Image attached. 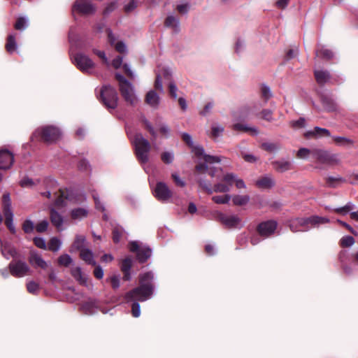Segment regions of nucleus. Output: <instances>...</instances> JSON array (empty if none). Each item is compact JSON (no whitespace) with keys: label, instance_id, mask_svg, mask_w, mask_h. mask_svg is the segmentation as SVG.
I'll use <instances>...</instances> for the list:
<instances>
[{"label":"nucleus","instance_id":"f257e3e1","mask_svg":"<svg viewBox=\"0 0 358 358\" xmlns=\"http://www.w3.org/2000/svg\"><path fill=\"white\" fill-rule=\"evenodd\" d=\"M154 274L147 272L140 275V286L134 288L125 294L127 302L134 301L131 304V314L134 317H138L141 315V308L138 301H145L150 299L153 294L154 287L152 281Z\"/></svg>","mask_w":358,"mask_h":358},{"label":"nucleus","instance_id":"f03ea898","mask_svg":"<svg viewBox=\"0 0 358 358\" xmlns=\"http://www.w3.org/2000/svg\"><path fill=\"white\" fill-rule=\"evenodd\" d=\"M181 137L187 145L194 149L195 155L199 158V162L195 166L196 171L201 174L208 173L211 178L216 177L218 171H221L222 169L211 165L220 163V157L206 155L202 147L194 146L193 139L189 134L185 132L182 133Z\"/></svg>","mask_w":358,"mask_h":358},{"label":"nucleus","instance_id":"7ed1b4c3","mask_svg":"<svg viewBox=\"0 0 358 358\" xmlns=\"http://www.w3.org/2000/svg\"><path fill=\"white\" fill-rule=\"evenodd\" d=\"M206 173L201 174L196 172V177L199 186L208 194H211L213 192L227 193L231 190L235 179L234 173H225L222 179L215 183L213 186L209 180L205 179L204 175Z\"/></svg>","mask_w":358,"mask_h":358},{"label":"nucleus","instance_id":"20e7f679","mask_svg":"<svg viewBox=\"0 0 358 358\" xmlns=\"http://www.w3.org/2000/svg\"><path fill=\"white\" fill-rule=\"evenodd\" d=\"M127 134L133 144L138 160L141 164H145L149 160L150 143L141 133H134L127 130Z\"/></svg>","mask_w":358,"mask_h":358},{"label":"nucleus","instance_id":"39448f33","mask_svg":"<svg viewBox=\"0 0 358 358\" xmlns=\"http://www.w3.org/2000/svg\"><path fill=\"white\" fill-rule=\"evenodd\" d=\"M115 78L118 81L120 91L125 101L130 105H135L138 101V99L135 94L132 84L120 73H116Z\"/></svg>","mask_w":358,"mask_h":358},{"label":"nucleus","instance_id":"423d86ee","mask_svg":"<svg viewBox=\"0 0 358 358\" xmlns=\"http://www.w3.org/2000/svg\"><path fill=\"white\" fill-rule=\"evenodd\" d=\"M62 136L60 129L55 126L46 125L36 129L33 137H38L47 143H52L58 141Z\"/></svg>","mask_w":358,"mask_h":358},{"label":"nucleus","instance_id":"0eeeda50","mask_svg":"<svg viewBox=\"0 0 358 358\" xmlns=\"http://www.w3.org/2000/svg\"><path fill=\"white\" fill-rule=\"evenodd\" d=\"M96 93L98 99L106 107L110 109L117 107L118 96L115 88L110 85H105Z\"/></svg>","mask_w":358,"mask_h":358},{"label":"nucleus","instance_id":"6e6552de","mask_svg":"<svg viewBox=\"0 0 358 358\" xmlns=\"http://www.w3.org/2000/svg\"><path fill=\"white\" fill-rule=\"evenodd\" d=\"M154 196L161 202L168 201L173 196V192L169 186L164 182H157L152 188Z\"/></svg>","mask_w":358,"mask_h":358},{"label":"nucleus","instance_id":"1a4fd4ad","mask_svg":"<svg viewBox=\"0 0 358 358\" xmlns=\"http://www.w3.org/2000/svg\"><path fill=\"white\" fill-rule=\"evenodd\" d=\"M85 200L82 195L74 196L69 190L59 189V195L55 201L57 206H67L69 203H76Z\"/></svg>","mask_w":358,"mask_h":358},{"label":"nucleus","instance_id":"9d476101","mask_svg":"<svg viewBox=\"0 0 358 358\" xmlns=\"http://www.w3.org/2000/svg\"><path fill=\"white\" fill-rule=\"evenodd\" d=\"M131 252H136L139 262L143 263L149 259L152 255V250L148 247L142 245L137 241H132L129 244Z\"/></svg>","mask_w":358,"mask_h":358},{"label":"nucleus","instance_id":"9b49d317","mask_svg":"<svg viewBox=\"0 0 358 358\" xmlns=\"http://www.w3.org/2000/svg\"><path fill=\"white\" fill-rule=\"evenodd\" d=\"M10 199L9 194H4L3 195V210L5 215V224H6L8 229L14 234L15 232V228L13 224V213L10 208Z\"/></svg>","mask_w":358,"mask_h":358},{"label":"nucleus","instance_id":"f8f14e48","mask_svg":"<svg viewBox=\"0 0 358 358\" xmlns=\"http://www.w3.org/2000/svg\"><path fill=\"white\" fill-rule=\"evenodd\" d=\"M10 273L17 278H22L31 273V269L27 264L22 261L11 262L9 264Z\"/></svg>","mask_w":358,"mask_h":358},{"label":"nucleus","instance_id":"ddd939ff","mask_svg":"<svg viewBox=\"0 0 358 358\" xmlns=\"http://www.w3.org/2000/svg\"><path fill=\"white\" fill-rule=\"evenodd\" d=\"M172 71L168 67H162V69L156 73V80L155 82V87L160 92H164L162 79L170 80L171 78Z\"/></svg>","mask_w":358,"mask_h":358},{"label":"nucleus","instance_id":"4468645a","mask_svg":"<svg viewBox=\"0 0 358 358\" xmlns=\"http://www.w3.org/2000/svg\"><path fill=\"white\" fill-rule=\"evenodd\" d=\"M277 227V222L273 220H268L262 222L257 227L259 235L264 237H268L274 233Z\"/></svg>","mask_w":358,"mask_h":358},{"label":"nucleus","instance_id":"2eb2a0df","mask_svg":"<svg viewBox=\"0 0 358 358\" xmlns=\"http://www.w3.org/2000/svg\"><path fill=\"white\" fill-rule=\"evenodd\" d=\"M220 220L223 224L229 228H241L243 226L241 219L235 215H227L222 214Z\"/></svg>","mask_w":358,"mask_h":358},{"label":"nucleus","instance_id":"dca6fc26","mask_svg":"<svg viewBox=\"0 0 358 358\" xmlns=\"http://www.w3.org/2000/svg\"><path fill=\"white\" fill-rule=\"evenodd\" d=\"M85 242V238L83 236H78L76 238L73 247L80 250V256L83 260L86 262L87 264L90 263V250L87 248H84V243Z\"/></svg>","mask_w":358,"mask_h":358},{"label":"nucleus","instance_id":"f3484780","mask_svg":"<svg viewBox=\"0 0 358 358\" xmlns=\"http://www.w3.org/2000/svg\"><path fill=\"white\" fill-rule=\"evenodd\" d=\"M73 62L81 71L86 73L90 72V60L87 56L82 53H78L74 57Z\"/></svg>","mask_w":358,"mask_h":358},{"label":"nucleus","instance_id":"a211bd4d","mask_svg":"<svg viewBox=\"0 0 358 358\" xmlns=\"http://www.w3.org/2000/svg\"><path fill=\"white\" fill-rule=\"evenodd\" d=\"M14 161L13 154L7 150H0V169H8Z\"/></svg>","mask_w":358,"mask_h":358},{"label":"nucleus","instance_id":"6ab92c4d","mask_svg":"<svg viewBox=\"0 0 358 358\" xmlns=\"http://www.w3.org/2000/svg\"><path fill=\"white\" fill-rule=\"evenodd\" d=\"M306 220V217L295 218L289 221V227L292 231H307L310 229V227L306 223H303Z\"/></svg>","mask_w":358,"mask_h":358},{"label":"nucleus","instance_id":"aec40b11","mask_svg":"<svg viewBox=\"0 0 358 358\" xmlns=\"http://www.w3.org/2000/svg\"><path fill=\"white\" fill-rule=\"evenodd\" d=\"M29 263L34 267H39L42 269H47L49 266L48 262H46L41 255L35 252H31L29 257Z\"/></svg>","mask_w":358,"mask_h":358},{"label":"nucleus","instance_id":"412c9836","mask_svg":"<svg viewBox=\"0 0 358 358\" xmlns=\"http://www.w3.org/2000/svg\"><path fill=\"white\" fill-rule=\"evenodd\" d=\"M145 103L152 108H158L160 103L159 95L154 90H150L145 95Z\"/></svg>","mask_w":358,"mask_h":358},{"label":"nucleus","instance_id":"4be33fe9","mask_svg":"<svg viewBox=\"0 0 358 358\" xmlns=\"http://www.w3.org/2000/svg\"><path fill=\"white\" fill-rule=\"evenodd\" d=\"M303 223H306L307 226L310 227V229L313 227H317L321 224L329 222V220L325 217H320L314 215L310 217H306V220Z\"/></svg>","mask_w":358,"mask_h":358},{"label":"nucleus","instance_id":"5701e85b","mask_svg":"<svg viewBox=\"0 0 358 358\" xmlns=\"http://www.w3.org/2000/svg\"><path fill=\"white\" fill-rule=\"evenodd\" d=\"M90 0H76L73 8V12H77L82 15L90 13Z\"/></svg>","mask_w":358,"mask_h":358},{"label":"nucleus","instance_id":"b1692460","mask_svg":"<svg viewBox=\"0 0 358 358\" xmlns=\"http://www.w3.org/2000/svg\"><path fill=\"white\" fill-rule=\"evenodd\" d=\"M255 185L261 189H268L275 185V181L271 176L266 175L257 180Z\"/></svg>","mask_w":358,"mask_h":358},{"label":"nucleus","instance_id":"393cba45","mask_svg":"<svg viewBox=\"0 0 358 358\" xmlns=\"http://www.w3.org/2000/svg\"><path fill=\"white\" fill-rule=\"evenodd\" d=\"M305 136L307 138H311V137L318 138V137H322V136H330L331 133L327 129L316 127L314 128V129L307 131L305 134Z\"/></svg>","mask_w":358,"mask_h":358},{"label":"nucleus","instance_id":"a878e982","mask_svg":"<svg viewBox=\"0 0 358 358\" xmlns=\"http://www.w3.org/2000/svg\"><path fill=\"white\" fill-rule=\"evenodd\" d=\"M107 33H108V37L109 42L110 43V44L112 45H113L115 47V50L120 53H125L127 50L125 43H123L122 41L116 42L115 36L108 29H107Z\"/></svg>","mask_w":358,"mask_h":358},{"label":"nucleus","instance_id":"bb28decb","mask_svg":"<svg viewBox=\"0 0 358 358\" xmlns=\"http://www.w3.org/2000/svg\"><path fill=\"white\" fill-rule=\"evenodd\" d=\"M234 130L248 132L252 136H257L259 131L257 127H250L242 123H236L232 126Z\"/></svg>","mask_w":358,"mask_h":358},{"label":"nucleus","instance_id":"cd10ccee","mask_svg":"<svg viewBox=\"0 0 358 358\" xmlns=\"http://www.w3.org/2000/svg\"><path fill=\"white\" fill-rule=\"evenodd\" d=\"M322 103L325 110L328 112H335L338 110V106L336 101L330 97L322 96Z\"/></svg>","mask_w":358,"mask_h":358},{"label":"nucleus","instance_id":"c85d7f7f","mask_svg":"<svg viewBox=\"0 0 358 358\" xmlns=\"http://www.w3.org/2000/svg\"><path fill=\"white\" fill-rule=\"evenodd\" d=\"M316 55L323 59H330L334 57V53L324 45L318 44L316 49Z\"/></svg>","mask_w":358,"mask_h":358},{"label":"nucleus","instance_id":"c756f323","mask_svg":"<svg viewBox=\"0 0 358 358\" xmlns=\"http://www.w3.org/2000/svg\"><path fill=\"white\" fill-rule=\"evenodd\" d=\"M165 25L172 29L174 31L178 32L180 29V22L177 17L169 15L165 20Z\"/></svg>","mask_w":358,"mask_h":358},{"label":"nucleus","instance_id":"7c9ffc66","mask_svg":"<svg viewBox=\"0 0 358 358\" xmlns=\"http://www.w3.org/2000/svg\"><path fill=\"white\" fill-rule=\"evenodd\" d=\"M50 220L54 226H55L59 230H62V227L64 222V219L62 216L54 209H52L50 211Z\"/></svg>","mask_w":358,"mask_h":358},{"label":"nucleus","instance_id":"2f4dec72","mask_svg":"<svg viewBox=\"0 0 358 358\" xmlns=\"http://www.w3.org/2000/svg\"><path fill=\"white\" fill-rule=\"evenodd\" d=\"M1 252L2 255L6 258L9 259L10 257H15L16 255V250L15 248L8 243H3L1 242Z\"/></svg>","mask_w":358,"mask_h":358},{"label":"nucleus","instance_id":"473e14b6","mask_svg":"<svg viewBox=\"0 0 358 358\" xmlns=\"http://www.w3.org/2000/svg\"><path fill=\"white\" fill-rule=\"evenodd\" d=\"M71 274L80 285H87V277L83 273L80 267L73 268L71 269Z\"/></svg>","mask_w":358,"mask_h":358},{"label":"nucleus","instance_id":"72a5a7b5","mask_svg":"<svg viewBox=\"0 0 358 358\" xmlns=\"http://www.w3.org/2000/svg\"><path fill=\"white\" fill-rule=\"evenodd\" d=\"M345 182V180L339 176H328L326 178L327 185L329 187L334 188L340 187Z\"/></svg>","mask_w":358,"mask_h":358},{"label":"nucleus","instance_id":"f704fd0d","mask_svg":"<svg viewBox=\"0 0 358 358\" xmlns=\"http://www.w3.org/2000/svg\"><path fill=\"white\" fill-rule=\"evenodd\" d=\"M274 168L276 171L279 172H285L287 171L292 168V163L289 161L287 160H278L273 163Z\"/></svg>","mask_w":358,"mask_h":358},{"label":"nucleus","instance_id":"c9c22d12","mask_svg":"<svg viewBox=\"0 0 358 358\" xmlns=\"http://www.w3.org/2000/svg\"><path fill=\"white\" fill-rule=\"evenodd\" d=\"M232 202L234 205L242 206L246 205L250 201V196L248 195L236 194L231 196Z\"/></svg>","mask_w":358,"mask_h":358},{"label":"nucleus","instance_id":"e433bc0d","mask_svg":"<svg viewBox=\"0 0 358 358\" xmlns=\"http://www.w3.org/2000/svg\"><path fill=\"white\" fill-rule=\"evenodd\" d=\"M332 139L336 145L338 146L348 147L353 144L352 139L344 136H332Z\"/></svg>","mask_w":358,"mask_h":358},{"label":"nucleus","instance_id":"4c0bfd02","mask_svg":"<svg viewBox=\"0 0 358 358\" xmlns=\"http://www.w3.org/2000/svg\"><path fill=\"white\" fill-rule=\"evenodd\" d=\"M315 76L317 82L319 84H324L329 81L330 75L329 72L326 71L317 70L315 71Z\"/></svg>","mask_w":358,"mask_h":358},{"label":"nucleus","instance_id":"58836bf2","mask_svg":"<svg viewBox=\"0 0 358 358\" xmlns=\"http://www.w3.org/2000/svg\"><path fill=\"white\" fill-rule=\"evenodd\" d=\"M224 131V128L222 125L218 123H213L211 126V131L210 136L214 139L220 137Z\"/></svg>","mask_w":358,"mask_h":358},{"label":"nucleus","instance_id":"ea45409f","mask_svg":"<svg viewBox=\"0 0 358 358\" xmlns=\"http://www.w3.org/2000/svg\"><path fill=\"white\" fill-rule=\"evenodd\" d=\"M71 215L73 219L80 220L87 217V210L82 208H75L71 210Z\"/></svg>","mask_w":358,"mask_h":358},{"label":"nucleus","instance_id":"a19ab883","mask_svg":"<svg viewBox=\"0 0 358 358\" xmlns=\"http://www.w3.org/2000/svg\"><path fill=\"white\" fill-rule=\"evenodd\" d=\"M62 245V242L57 238H52L48 245V249L52 252L58 251Z\"/></svg>","mask_w":358,"mask_h":358},{"label":"nucleus","instance_id":"79ce46f5","mask_svg":"<svg viewBox=\"0 0 358 358\" xmlns=\"http://www.w3.org/2000/svg\"><path fill=\"white\" fill-rule=\"evenodd\" d=\"M231 199V196L229 194L224 195H216L212 197V200L217 204H227L229 202Z\"/></svg>","mask_w":358,"mask_h":358},{"label":"nucleus","instance_id":"37998d69","mask_svg":"<svg viewBox=\"0 0 358 358\" xmlns=\"http://www.w3.org/2000/svg\"><path fill=\"white\" fill-rule=\"evenodd\" d=\"M6 48L8 52H13L17 48V44L15 42V36L13 34H10L8 37V41L6 45Z\"/></svg>","mask_w":358,"mask_h":358},{"label":"nucleus","instance_id":"c03bdc74","mask_svg":"<svg viewBox=\"0 0 358 358\" xmlns=\"http://www.w3.org/2000/svg\"><path fill=\"white\" fill-rule=\"evenodd\" d=\"M92 196L93 197V199L94 201L96 209L100 210L101 212H103V219L107 220H108L107 215L104 213L105 208H104L103 203L99 200V198L98 197L97 194H92Z\"/></svg>","mask_w":358,"mask_h":358},{"label":"nucleus","instance_id":"a18cd8bd","mask_svg":"<svg viewBox=\"0 0 358 358\" xmlns=\"http://www.w3.org/2000/svg\"><path fill=\"white\" fill-rule=\"evenodd\" d=\"M73 262L72 258L67 254L62 255L58 258V264L60 266H69Z\"/></svg>","mask_w":358,"mask_h":358},{"label":"nucleus","instance_id":"49530a36","mask_svg":"<svg viewBox=\"0 0 358 358\" xmlns=\"http://www.w3.org/2000/svg\"><path fill=\"white\" fill-rule=\"evenodd\" d=\"M133 264V259L131 257L124 258L121 264L122 271H130Z\"/></svg>","mask_w":358,"mask_h":358},{"label":"nucleus","instance_id":"de8ad7c7","mask_svg":"<svg viewBox=\"0 0 358 358\" xmlns=\"http://www.w3.org/2000/svg\"><path fill=\"white\" fill-rule=\"evenodd\" d=\"M161 159L165 164H171L174 159L173 152L170 151L164 152L162 154Z\"/></svg>","mask_w":358,"mask_h":358},{"label":"nucleus","instance_id":"09e8293b","mask_svg":"<svg viewBox=\"0 0 358 358\" xmlns=\"http://www.w3.org/2000/svg\"><path fill=\"white\" fill-rule=\"evenodd\" d=\"M176 9L180 14H187L189 9V3L187 1H182L177 5Z\"/></svg>","mask_w":358,"mask_h":358},{"label":"nucleus","instance_id":"8fccbe9b","mask_svg":"<svg viewBox=\"0 0 358 358\" xmlns=\"http://www.w3.org/2000/svg\"><path fill=\"white\" fill-rule=\"evenodd\" d=\"M27 291L31 294H36L39 289V285L36 282L31 280L27 284Z\"/></svg>","mask_w":358,"mask_h":358},{"label":"nucleus","instance_id":"3c124183","mask_svg":"<svg viewBox=\"0 0 358 358\" xmlns=\"http://www.w3.org/2000/svg\"><path fill=\"white\" fill-rule=\"evenodd\" d=\"M27 27V20L24 17H20L15 24V28L17 30H24Z\"/></svg>","mask_w":358,"mask_h":358},{"label":"nucleus","instance_id":"603ef678","mask_svg":"<svg viewBox=\"0 0 358 358\" xmlns=\"http://www.w3.org/2000/svg\"><path fill=\"white\" fill-rule=\"evenodd\" d=\"M22 228L25 233H27V234L31 233L34 229V224L31 220H27L24 222Z\"/></svg>","mask_w":358,"mask_h":358},{"label":"nucleus","instance_id":"864d4df0","mask_svg":"<svg viewBox=\"0 0 358 358\" xmlns=\"http://www.w3.org/2000/svg\"><path fill=\"white\" fill-rule=\"evenodd\" d=\"M355 243V239L352 236H346L341 238V244L343 247H350Z\"/></svg>","mask_w":358,"mask_h":358},{"label":"nucleus","instance_id":"5fc2aeb1","mask_svg":"<svg viewBox=\"0 0 358 358\" xmlns=\"http://www.w3.org/2000/svg\"><path fill=\"white\" fill-rule=\"evenodd\" d=\"M241 157L247 162L255 163L257 161V157L250 153H247L245 151L241 152Z\"/></svg>","mask_w":358,"mask_h":358},{"label":"nucleus","instance_id":"6e6d98bb","mask_svg":"<svg viewBox=\"0 0 358 358\" xmlns=\"http://www.w3.org/2000/svg\"><path fill=\"white\" fill-rule=\"evenodd\" d=\"M261 92H262V96L264 99L265 102L266 103L267 101L272 96L270 88L266 85H263L261 89Z\"/></svg>","mask_w":358,"mask_h":358},{"label":"nucleus","instance_id":"4d7b16f0","mask_svg":"<svg viewBox=\"0 0 358 358\" xmlns=\"http://www.w3.org/2000/svg\"><path fill=\"white\" fill-rule=\"evenodd\" d=\"M333 156H329L328 153L324 151H319L317 152V158L322 162H329L331 161Z\"/></svg>","mask_w":358,"mask_h":358},{"label":"nucleus","instance_id":"13d9d810","mask_svg":"<svg viewBox=\"0 0 358 358\" xmlns=\"http://www.w3.org/2000/svg\"><path fill=\"white\" fill-rule=\"evenodd\" d=\"M48 222L47 220H42L38 222L36 226V230L37 232L41 233L47 230L48 227Z\"/></svg>","mask_w":358,"mask_h":358},{"label":"nucleus","instance_id":"bf43d9fd","mask_svg":"<svg viewBox=\"0 0 358 358\" xmlns=\"http://www.w3.org/2000/svg\"><path fill=\"white\" fill-rule=\"evenodd\" d=\"M138 0H131L124 6V10L127 13L133 11L138 6Z\"/></svg>","mask_w":358,"mask_h":358},{"label":"nucleus","instance_id":"052dcab7","mask_svg":"<svg viewBox=\"0 0 358 358\" xmlns=\"http://www.w3.org/2000/svg\"><path fill=\"white\" fill-rule=\"evenodd\" d=\"M108 280L110 281L113 289H117L120 285V275H114L111 276Z\"/></svg>","mask_w":358,"mask_h":358},{"label":"nucleus","instance_id":"680f3d73","mask_svg":"<svg viewBox=\"0 0 358 358\" xmlns=\"http://www.w3.org/2000/svg\"><path fill=\"white\" fill-rule=\"evenodd\" d=\"M169 94H170L171 96L173 99H176L178 98V94H177L178 87L173 82H170V83L169 85Z\"/></svg>","mask_w":358,"mask_h":358},{"label":"nucleus","instance_id":"e2e57ef3","mask_svg":"<svg viewBox=\"0 0 358 358\" xmlns=\"http://www.w3.org/2000/svg\"><path fill=\"white\" fill-rule=\"evenodd\" d=\"M261 117L268 122H271L273 120L272 111L271 110H263L261 112Z\"/></svg>","mask_w":358,"mask_h":358},{"label":"nucleus","instance_id":"0e129e2a","mask_svg":"<svg viewBox=\"0 0 358 358\" xmlns=\"http://www.w3.org/2000/svg\"><path fill=\"white\" fill-rule=\"evenodd\" d=\"M159 131L163 136H164L166 138H168L170 136V129L166 124H162L161 125H159Z\"/></svg>","mask_w":358,"mask_h":358},{"label":"nucleus","instance_id":"69168bd1","mask_svg":"<svg viewBox=\"0 0 358 358\" xmlns=\"http://www.w3.org/2000/svg\"><path fill=\"white\" fill-rule=\"evenodd\" d=\"M20 185L22 187H31L34 185V182L29 178H24L20 180Z\"/></svg>","mask_w":358,"mask_h":358},{"label":"nucleus","instance_id":"338daca9","mask_svg":"<svg viewBox=\"0 0 358 358\" xmlns=\"http://www.w3.org/2000/svg\"><path fill=\"white\" fill-rule=\"evenodd\" d=\"M171 177L176 185L180 187H184L185 185V181L180 178L178 173H173Z\"/></svg>","mask_w":358,"mask_h":358},{"label":"nucleus","instance_id":"774afa93","mask_svg":"<svg viewBox=\"0 0 358 358\" xmlns=\"http://www.w3.org/2000/svg\"><path fill=\"white\" fill-rule=\"evenodd\" d=\"M245 43L244 40L238 38L235 43V50L236 52H241L245 48Z\"/></svg>","mask_w":358,"mask_h":358}]
</instances>
